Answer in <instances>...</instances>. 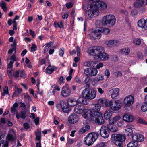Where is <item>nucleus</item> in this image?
Here are the masks:
<instances>
[{"label":"nucleus","instance_id":"nucleus-1","mask_svg":"<svg viewBox=\"0 0 147 147\" xmlns=\"http://www.w3.org/2000/svg\"><path fill=\"white\" fill-rule=\"evenodd\" d=\"M82 116L85 119L89 118L90 121L98 125H103L105 121L102 113L99 112L92 111L91 110L85 109L83 112Z\"/></svg>","mask_w":147,"mask_h":147},{"label":"nucleus","instance_id":"nucleus-2","mask_svg":"<svg viewBox=\"0 0 147 147\" xmlns=\"http://www.w3.org/2000/svg\"><path fill=\"white\" fill-rule=\"evenodd\" d=\"M96 95V92L93 88H87L83 90L81 96L78 98V100L82 104L87 105V100L94 99Z\"/></svg>","mask_w":147,"mask_h":147},{"label":"nucleus","instance_id":"nucleus-3","mask_svg":"<svg viewBox=\"0 0 147 147\" xmlns=\"http://www.w3.org/2000/svg\"><path fill=\"white\" fill-rule=\"evenodd\" d=\"M92 2L90 5H85L83 6V9L86 11V14L88 15V17L90 19L92 18L94 16H98L99 13L97 7L94 6V4H95L93 2Z\"/></svg>","mask_w":147,"mask_h":147},{"label":"nucleus","instance_id":"nucleus-4","mask_svg":"<svg viewBox=\"0 0 147 147\" xmlns=\"http://www.w3.org/2000/svg\"><path fill=\"white\" fill-rule=\"evenodd\" d=\"M105 51L104 48L100 46L90 47L87 51L89 54L94 56L95 59L96 58L97 56H99Z\"/></svg>","mask_w":147,"mask_h":147},{"label":"nucleus","instance_id":"nucleus-5","mask_svg":"<svg viewBox=\"0 0 147 147\" xmlns=\"http://www.w3.org/2000/svg\"><path fill=\"white\" fill-rule=\"evenodd\" d=\"M111 138L115 144L119 147H122L123 146V142L126 139V137L124 135L116 134H112Z\"/></svg>","mask_w":147,"mask_h":147},{"label":"nucleus","instance_id":"nucleus-6","mask_svg":"<svg viewBox=\"0 0 147 147\" xmlns=\"http://www.w3.org/2000/svg\"><path fill=\"white\" fill-rule=\"evenodd\" d=\"M102 20V23L104 26L108 25L112 27L115 24V17L113 15L109 14L105 16Z\"/></svg>","mask_w":147,"mask_h":147},{"label":"nucleus","instance_id":"nucleus-7","mask_svg":"<svg viewBox=\"0 0 147 147\" xmlns=\"http://www.w3.org/2000/svg\"><path fill=\"white\" fill-rule=\"evenodd\" d=\"M99 136V134L96 132L88 134L85 138V144L88 146L92 145L98 138Z\"/></svg>","mask_w":147,"mask_h":147},{"label":"nucleus","instance_id":"nucleus-8","mask_svg":"<svg viewBox=\"0 0 147 147\" xmlns=\"http://www.w3.org/2000/svg\"><path fill=\"white\" fill-rule=\"evenodd\" d=\"M18 60V58H16L14 55H13L11 57L10 61L8 63L7 66V72L10 78H11L12 76V67L13 64L15 61Z\"/></svg>","mask_w":147,"mask_h":147},{"label":"nucleus","instance_id":"nucleus-9","mask_svg":"<svg viewBox=\"0 0 147 147\" xmlns=\"http://www.w3.org/2000/svg\"><path fill=\"white\" fill-rule=\"evenodd\" d=\"M121 106V104L117 101L111 100L110 101V107L115 113H117Z\"/></svg>","mask_w":147,"mask_h":147},{"label":"nucleus","instance_id":"nucleus-10","mask_svg":"<svg viewBox=\"0 0 147 147\" xmlns=\"http://www.w3.org/2000/svg\"><path fill=\"white\" fill-rule=\"evenodd\" d=\"M71 94V89L68 86L66 85L62 87L61 92V95L62 96L67 97L70 96Z\"/></svg>","mask_w":147,"mask_h":147},{"label":"nucleus","instance_id":"nucleus-11","mask_svg":"<svg viewBox=\"0 0 147 147\" xmlns=\"http://www.w3.org/2000/svg\"><path fill=\"white\" fill-rule=\"evenodd\" d=\"M60 105L64 113H69L71 110V108L67 103L63 100H60Z\"/></svg>","mask_w":147,"mask_h":147},{"label":"nucleus","instance_id":"nucleus-12","mask_svg":"<svg viewBox=\"0 0 147 147\" xmlns=\"http://www.w3.org/2000/svg\"><path fill=\"white\" fill-rule=\"evenodd\" d=\"M100 135L105 138H108L109 134V131L107 127L105 125H102L100 129Z\"/></svg>","mask_w":147,"mask_h":147},{"label":"nucleus","instance_id":"nucleus-13","mask_svg":"<svg viewBox=\"0 0 147 147\" xmlns=\"http://www.w3.org/2000/svg\"><path fill=\"white\" fill-rule=\"evenodd\" d=\"M90 36L92 39L96 40L99 39L101 37L100 31L95 30L92 31L90 34Z\"/></svg>","mask_w":147,"mask_h":147},{"label":"nucleus","instance_id":"nucleus-14","mask_svg":"<svg viewBox=\"0 0 147 147\" xmlns=\"http://www.w3.org/2000/svg\"><path fill=\"white\" fill-rule=\"evenodd\" d=\"M119 89L118 88L112 89L109 91V94H111L112 99H116L119 95Z\"/></svg>","mask_w":147,"mask_h":147},{"label":"nucleus","instance_id":"nucleus-15","mask_svg":"<svg viewBox=\"0 0 147 147\" xmlns=\"http://www.w3.org/2000/svg\"><path fill=\"white\" fill-rule=\"evenodd\" d=\"M79 119L78 115L74 113L68 117V121L70 123H74L77 122Z\"/></svg>","mask_w":147,"mask_h":147},{"label":"nucleus","instance_id":"nucleus-16","mask_svg":"<svg viewBox=\"0 0 147 147\" xmlns=\"http://www.w3.org/2000/svg\"><path fill=\"white\" fill-rule=\"evenodd\" d=\"M131 137L133 140L137 142H142L144 140V136L139 133H135L132 135Z\"/></svg>","mask_w":147,"mask_h":147},{"label":"nucleus","instance_id":"nucleus-17","mask_svg":"<svg viewBox=\"0 0 147 147\" xmlns=\"http://www.w3.org/2000/svg\"><path fill=\"white\" fill-rule=\"evenodd\" d=\"M134 98L131 95L126 97L124 100V103L126 106H130L134 102Z\"/></svg>","mask_w":147,"mask_h":147},{"label":"nucleus","instance_id":"nucleus-18","mask_svg":"<svg viewBox=\"0 0 147 147\" xmlns=\"http://www.w3.org/2000/svg\"><path fill=\"white\" fill-rule=\"evenodd\" d=\"M85 109L84 106L82 105H76L74 110L75 112L77 114H80L84 111Z\"/></svg>","mask_w":147,"mask_h":147},{"label":"nucleus","instance_id":"nucleus-19","mask_svg":"<svg viewBox=\"0 0 147 147\" xmlns=\"http://www.w3.org/2000/svg\"><path fill=\"white\" fill-rule=\"evenodd\" d=\"M146 3L147 0H136L133 3L134 6L136 8L140 7Z\"/></svg>","mask_w":147,"mask_h":147},{"label":"nucleus","instance_id":"nucleus-20","mask_svg":"<svg viewBox=\"0 0 147 147\" xmlns=\"http://www.w3.org/2000/svg\"><path fill=\"white\" fill-rule=\"evenodd\" d=\"M104 77L102 75L97 76L93 80L92 84L94 86H96L98 84V82L104 80Z\"/></svg>","mask_w":147,"mask_h":147},{"label":"nucleus","instance_id":"nucleus-21","mask_svg":"<svg viewBox=\"0 0 147 147\" xmlns=\"http://www.w3.org/2000/svg\"><path fill=\"white\" fill-rule=\"evenodd\" d=\"M124 121L127 122H131L133 121L134 119L133 116L129 114H125L123 117Z\"/></svg>","mask_w":147,"mask_h":147},{"label":"nucleus","instance_id":"nucleus-22","mask_svg":"<svg viewBox=\"0 0 147 147\" xmlns=\"http://www.w3.org/2000/svg\"><path fill=\"white\" fill-rule=\"evenodd\" d=\"M26 116V111L25 110L21 111L19 113H17L16 114V117L17 119L20 118L22 119H24Z\"/></svg>","mask_w":147,"mask_h":147},{"label":"nucleus","instance_id":"nucleus-23","mask_svg":"<svg viewBox=\"0 0 147 147\" xmlns=\"http://www.w3.org/2000/svg\"><path fill=\"white\" fill-rule=\"evenodd\" d=\"M96 60L100 59L102 61H106L107 60L109 57V55L105 51L102 53L99 56H97Z\"/></svg>","mask_w":147,"mask_h":147},{"label":"nucleus","instance_id":"nucleus-24","mask_svg":"<svg viewBox=\"0 0 147 147\" xmlns=\"http://www.w3.org/2000/svg\"><path fill=\"white\" fill-rule=\"evenodd\" d=\"M146 20L144 19H141L138 21L137 25L139 27L146 30Z\"/></svg>","mask_w":147,"mask_h":147},{"label":"nucleus","instance_id":"nucleus-25","mask_svg":"<svg viewBox=\"0 0 147 147\" xmlns=\"http://www.w3.org/2000/svg\"><path fill=\"white\" fill-rule=\"evenodd\" d=\"M78 102H80L78 100V99L76 100L75 99L69 98L67 100V103L69 106L73 107L77 105Z\"/></svg>","mask_w":147,"mask_h":147},{"label":"nucleus","instance_id":"nucleus-26","mask_svg":"<svg viewBox=\"0 0 147 147\" xmlns=\"http://www.w3.org/2000/svg\"><path fill=\"white\" fill-rule=\"evenodd\" d=\"M15 134L14 130L13 129H10L6 136V138L8 141H13L14 138L13 134Z\"/></svg>","mask_w":147,"mask_h":147},{"label":"nucleus","instance_id":"nucleus-27","mask_svg":"<svg viewBox=\"0 0 147 147\" xmlns=\"http://www.w3.org/2000/svg\"><path fill=\"white\" fill-rule=\"evenodd\" d=\"M119 43L118 40H113L108 41L107 43V45L109 47H111L118 45Z\"/></svg>","mask_w":147,"mask_h":147},{"label":"nucleus","instance_id":"nucleus-28","mask_svg":"<svg viewBox=\"0 0 147 147\" xmlns=\"http://www.w3.org/2000/svg\"><path fill=\"white\" fill-rule=\"evenodd\" d=\"M56 67L53 66H51L50 64L46 68L45 72L47 74H51L56 69Z\"/></svg>","mask_w":147,"mask_h":147},{"label":"nucleus","instance_id":"nucleus-29","mask_svg":"<svg viewBox=\"0 0 147 147\" xmlns=\"http://www.w3.org/2000/svg\"><path fill=\"white\" fill-rule=\"evenodd\" d=\"M84 126L79 130V134H83L86 131L89 130L90 128V127L89 125L88 124L85 125L84 124Z\"/></svg>","mask_w":147,"mask_h":147},{"label":"nucleus","instance_id":"nucleus-30","mask_svg":"<svg viewBox=\"0 0 147 147\" xmlns=\"http://www.w3.org/2000/svg\"><path fill=\"white\" fill-rule=\"evenodd\" d=\"M98 103L101 104L103 106L105 107H110V102H109L106 100L100 99L98 100Z\"/></svg>","mask_w":147,"mask_h":147},{"label":"nucleus","instance_id":"nucleus-31","mask_svg":"<svg viewBox=\"0 0 147 147\" xmlns=\"http://www.w3.org/2000/svg\"><path fill=\"white\" fill-rule=\"evenodd\" d=\"M35 134L36 136V140L40 142L41 139V132L38 129L35 132Z\"/></svg>","mask_w":147,"mask_h":147},{"label":"nucleus","instance_id":"nucleus-32","mask_svg":"<svg viewBox=\"0 0 147 147\" xmlns=\"http://www.w3.org/2000/svg\"><path fill=\"white\" fill-rule=\"evenodd\" d=\"M141 109L143 111L145 112L147 111V95L145 97V102L142 105Z\"/></svg>","mask_w":147,"mask_h":147},{"label":"nucleus","instance_id":"nucleus-33","mask_svg":"<svg viewBox=\"0 0 147 147\" xmlns=\"http://www.w3.org/2000/svg\"><path fill=\"white\" fill-rule=\"evenodd\" d=\"M111 116L112 113L110 110H107L106 111L104 114V116L106 119H109Z\"/></svg>","mask_w":147,"mask_h":147},{"label":"nucleus","instance_id":"nucleus-34","mask_svg":"<svg viewBox=\"0 0 147 147\" xmlns=\"http://www.w3.org/2000/svg\"><path fill=\"white\" fill-rule=\"evenodd\" d=\"M98 104H94L92 105V109L94 111L99 112L101 109V105Z\"/></svg>","mask_w":147,"mask_h":147},{"label":"nucleus","instance_id":"nucleus-35","mask_svg":"<svg viewBox=\"0 0 147 147\" xmlns=\"http://www.w3.org/2000/svg\"><path fill=\"white\" fill-rule=\"evenodd\" d=\"M138 145V142H137L133 140L130 141L127 144V147H136Z\"/></svg>","mask_w":147,"mask_h":147},{"label":"nucleus","instance_id":"nucleus-36","mask_svg":"<svg viewBox=\"0 0 147 147\" xmlns=\"http://www.w3.org/2000/svg\"><path fill=\"white\" fill-rule=\"evenodd\" d=\"M132 126H127L125 129V130L127 131V134L128 136L131 135L133 133V130H132Z\"/></svg>","mask_w":147,"mask_h":147},{"label":"nucleus","instance_id":"nucleus-37","mask_svg":"<svg viewBox=\"0 0 147 147\" xmlns=\"http://www.w3.org/2000/svg\"><path fill=\"white\" fill-rule=\"evenodd\" d=\"M22 92V90L21 88H17L16 90L14 92L12 97H14L18 96L19 95L21 94Z\"/></svg>","mask_w":147,"mask_h":147},{"label":"nucleus","instance_id":"nucleus-38","mask_svg":"<svg viewBox=\"0 0 147 147\" xmlns=\"http://www.w3.org/2000/svg\"><path fill=\"white\" fill-rule=\"evenodd\" d=\"M0 6L5 12H6L7 10L6 3L3 1H1L0 2Z\"/></svg>","mask_w":147,"mask_h":147},{"label":"nucleus","instance_id":"nucleus-39","mask_svg":"<svg viewBox=\"0 0 147 147\" xmlns=\"http://www.w3.org/2000/svg\"><path fill=\"white\" fill-rule=\"evenodd\" d=\"M99 30L100 32L103 33L105 34H107L110 32V30L107 28H100Z\"/></svg>","mask_w":147,"mask_h":147},{"label":"nucleus","instance_id":"nucleus-40","mask_svg":"<svg viewBox=\"0 0 147 147\" xmlns=\"http://www.w3.org/2000/svg\"><path fill=\"white\" fill-rule=\"evenodd\" d=\"M90 76H96L97 74L98 70L94 68H90Z\"/></svg>","mask_w":147,"mask_h":147},{"label":"nucleus","instance_id":"nucleus-41","mask_svg":"<svg viewBox=\"0 0 147 147\" xmlns=\"http://www.w3.org/2000/svg\"><path fill=\"white\" fill-rule=\"evenodd\" d=\"M121 51L123 54L125 55H127L129 53L130 51L129 49L128 48H127L122 49L121 50Z\"/></svg>","mask_w":147,"mask_h":147},{"label":"nucleus","instance_id":"nucleus-42","mask_svg":"<svg viewBox=\"0 0 147 147\" xmlns=\"http://www.w3.org/2000/svg\"><path fill=\"white\" fill-rule=\"evenodd\" d=\"M2 96H4L6 94L9 95L8 88L7 86L3 88V92L1 94Z\"/></svg>","mask_w":147,"mask_h":147},{"label":"nucleus","instance_id":"nucleus-43","mask_svg":"<svg viewBox=\"0 0 147 147\" xmlns=\"http://www.w3.org/2000/svg\"><path fill=\"white\" fill-rule=\"evenodd\" d=\"M54 25L55 27H59L60 28H62L63 27L62 23L61 22H55L54 23Z\"/></svg>","mask_w":147,"mask_h":147},{"label":"nucleus","instance_id":"nucleus-44","mask_svg":"<svg viewBox=\"0 0 147 147\" xmlns=\"http://www.w3.org/2000/svg\"><path fill=\"white\" fill-rule=\"evenodd\" d=\"M108 129H109V130L113 132H115L116 131H117V129L115 127H114V126L113 125H107Z\"/></svg>","mask_w":147,"mask_h":147},{"label":"nucleus","instance_id":"nucleus-45","mask_svg":"<svg viewBox=\"0 0 147 147\" xmlns=\"http://www.w3.org/2000/svg\"><path fill=\"white\" fill-rule=\"evenodd\" d=\"M90 68H88L84 70V74L87 76H90Z\"/></svg>","mask_w":147,"mask_h":147},{"label":"nucleus","instance_id":"nucleus-46","mask_svg":"<svg viewBox=\"0 0 147 147\" xmlns=\"http://www.w3.org/2000/svg\"><path fill=\"white\" fill-rule=\"evenodd\" d=\"M138 122L141 124L147 125V121L140 118H138Z\"/></svg>","mask_w":147,"mask_h":147},{"label":"nucleus","instance_id":"nucleus-47","mask_svg":"<svg viewBox=\"0 0 147 147\" xmlns=\"http://www.w3.org/2000/svg\"><path fill=\"white\" fill-rule=\"evenodd\" d=\"M65 49L64 48L62 47L59 50V55L61 57H63V56L64 52Z\"/></svg>","mask_w":147,"mask_h":147},{"label":"nucleus","instance_id":"nucleus-48","mask_svg":"<svg viewBox=\"0 0 147 147\" xmlns=\"http://www.w3.org/2000/svg\"><path fill=\"white\" fill-rule=\"evenodd\" d=\"M20 70H18L14 72H13V73L12 74V76L11 78H11L13 76H14L16 78L18 77L19 75Z\"/></svg>","mask_w":147,"mask_h":147},{"label":"nucleus","instance_id":"nucleus-49","mask_svg":"<svg viewBox=\"0 0 147 147\" xmlns=\"http://www.w3.org/2000/svg\"><path fill=\"white\" fill-rule=\"evenodd\" d=\"M20 76L23 78H25L26 77V75L25 73V71L23 70L22 71L20 70Z\"/></svg>","mask_w":147,"mask_h":147},{"label":"nucleus","instance_id":"nucleus-50","mask_svg":"<svg viewBox=\"0 0 147 147\" xmlns=\"http://www.w3.org/2000/svg\"><path fill=\"white\" fill-rule=\"evenodd\" d=\"M89 78L87 77L84 80L85 83L86 84V87L87 88H89Z\"/></svg>","mask_w":147,"mask_h":147},{"label":"nucleus","instance_id":"nucleus-51","mask_svg":"<svg viewBox=\"0 0 147 147\" xmlns=\"http://www.w3.org/2000/svg\"><path fill=\"white\" fill-rule=\"evenodd\" d=\"M134 43L136 45H139L141 43L140 39L136 38L134 40Z\"/></svg>","mask_w":147,"mask_h":147},{"label":"nucleus","instance_id":"nucleus-52","mask_svg":"<svg viewBox=\"0 0 147 147\" xmlns=\"http://www.w3.org/2000/svg\"><path fill=\"white\" fill-rule=\"evenodd\" d=\"M37 48V46L36 45L33 44L31 47V51L32 52L36 50Z\"/></svg>","mask_w":147,"mask_h":147},{"label":"nucleus","instance_id":"nucleus-53","mask_svg":"<svg viewBox=\"0 0 147 147\" xmlns=\"http://www.w3.org/2000/svg\"><path fill=\"white\" fill-rule=\"evenodd\" d=\"M115 76L117 77L121 76L122 75V73L121 72L119 71L115 72Z\"/></svg>","mask_w":147,"mask_h":147},{"label":"nucleus","instance_id":"nucleus-54","mask_svg":"<svg viewBox=\"0 0 147 147\" xmlns=\"http://www.w3.org/2000/svg\"><path fill=\"white\" fill-rule=\"evenodd\" d=\"M137 56L138 58L140 59H142L143 58V55L141 52H138L137 53Z\"/></svg>","mask_w":147,"mask_h":147},{"label":"nucleus","instance_id":"nucleus-55","mask_svg":"<svg viewBox=\"0 0 147 147\" xmlns=\"http://www.w3.org/2000/svg\"><path fill=\"white\" fill-rule=\"evenodd\" d=\"M105 75L107 76V78H108L110 76V73L109 70L108 69H106L105 71Z\"/></svg>","mask_w":147,"mask_h":147},{"label":"nucleus","instance_id":"nucleus-56","mask_svg":"<svg viewBox=\"0 0 147 147\" xmlns=\"http://www.w3.org/2000/svg\"><path fill=\"white\" fill-rule=\"evenodd\" d=\"M104 64L102 63H100L97 64L96 66V69H99L100 68L102 67L103 66Z\"/></svg>","mask_w":147,"mask_h":147},{"label":"nucleus","instance_id":"nucleus-57","mask_svg":"<svg viewBox=\"0 0 147 147\" xmlns=\"http://www.w3.org/2000/svg\"><path fill=\"white\" fill-rule=\"evenodd\" d=\"M73 5V4L72 2H69L66 4V6L68 8H70L72 7Z\"/></svg>","mask_w":147,"mask_h":147},{"label":"nucleus","instance_id":"nucleus-58","mask_svg":"<svg viewBox=\"0 0 147 147\" xmlns=\"http://www.w3.org/2000/svg\"><path fill=\"white\" fill-rule=\"evenodd\" d=\"M109 124L110 125H113L115 123V121L113 118L112 119H109Z\"/></svg>","mask_w":147,"mask_h":147},{"label":"nucleus","instance_id":"nucleus-59","mask_svg":"<svg viewBox=\"0 0 147 147\" xmlns=\"http://www.w3.org/2000/svg\"><path fill=\"white\" fill-rule=\"evenodd\" d=\"M115 122V123L117 121L121 119V117L120 116H117L113 118Z\"/></svg>","mask_w":147,"mask_h":147},{"label":"nucleus","instance_id":"nucleus-60","mask_svg":"<svg viewBox=\"0 0 147 147\" xmlns=\"http://www.w3.org/2000/svg\"><path fill=\"white\" fill-rule=\"evenodd\" d=\"M75 141L73 139H67V142L69 144H71L73 143Z\"/></svg>","mask_w":147,"mask_h":147},{"label":"nucleus","instance_id":"nucleus-61","mask_svg":"<svg viewBox=\"0 0 147 147\" xmlns=\"http://www.w3.org/2000/svg\"><path fill=\"white\" fill-rule=\"evenodd\" d=\"M76 51L78 56H80V49L78 46L77 47Z\"/></svg>","mask_w":147,"mask_h":147},{"label":"nucleus","instance_id":"nucleus-62","mask_svg":"<svg viewBox=\"0 0 147 147\" xmlns=\"http://www.w3.org/2000/svg\"><path fill=\"white\" fill-rule=\"evenodd\" d=\"M137 14V11L136 10H133L131 11V14L133 16H135Z\"/></svg>","mask_w":147,"mask_h":147},{"label":"nucleus","instance_id":"nucleus-63","mask_svg":"<svg viewBox=\"0 0 147 147\" xmlns=\"http://www.w3.org/2000/svg\"><path fill=\"white\" fill-rule=\"evenodd\" d=\"M34 119V121L36 125H38L39 122V118L38 117H37Z\"/></svg>","mask_w":147,"mask_h":147},{"label":"nucleus","instance_id":"nucleus-64","mask_svg":"<svg viewBox=\"0 0 147 147\" xmlns=\"http://www.w3.org/2000/svg\"><path fill=\"white\" fill-rule=\"evenodd\" d=\"M59 82L61 84L64 83V78L63 76H61L60 77L59 79Z\"/></svg>","mask_w":147,"mask_h":147}]
</instances>
